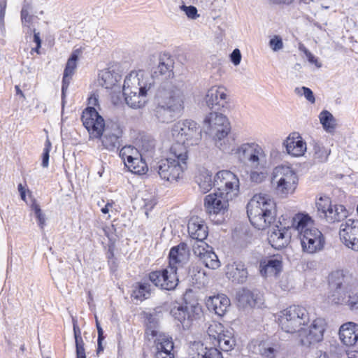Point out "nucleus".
<instances>
[{
  "mask_svg": "<svg viewBox=\"0 0 358 358\" xmlns=\"http://www.w3.org/2000/svg\"><path fill=\"white\" fill-rule=\"evenodd\" d=\"M82 121L94 138H100L103 149L109 152L119 150L122 143L123 129L118 122L110 121L105 124L103 118L94 107H87L83 112Z\"/></svg>",
  "mask_w": 358,
  "mask_h": 358,
  "instance_id": "obj_1",
  "label": "nucleus"
},
{
  "mask_svg": "<svg viewBox=\"0 0 358 358\" xmlns=\"http://www.w3.org/2000/svg\"><path fill=\"white\" fill-rule=\"evenodd\" d=\"M155 98V117L160 122H171L175 118L176 113L180 112L184 108L182 85L171 81L160 83Z\"/></svg>",
  "mask_w": 358,
  "mask_h": 358,
  "instance_id": "obj_2",
  "label": "nucleus"
},
{
  "mask_svg": "<svg viewBox=\"0 0 358 358\" xmlns=\"http://www.w3.org/2000/svg\"><path fill=\"white\" fill-rule=\"evenodd\" d=\"M155 85L153 78L143 71L131 72L126 76L123 85V94L126 103L132 108H141L148 101V96Z\"/></svg>",
  "mask_w": 358,
  "mask_h": 358,
  "instance_id": "obj_3",
  "label": "nucleus"
},
{
  "mask_svg": "<svg viewBox=\"0 0 358 358\" xmlns=\"http://www.w3.org/2000/svg\"><path fill=\"white\" fill-rule=\"evenodd\" d=\"M292 226L299 233L302 250L308 254H315L323 250L325 238L322 233L314 227V221L306 213L296 214Z\"/></svg>",
  "mask_w": 358,
  "mask_h": 358,
  "instance_id": "obj_4",
  "label": "nucleus"
},
{
  "mask_svg": "<svg viewBox=\"0 0 358 358\" xmlns=\"http://www.w3.org/2000/svg\"><path fill=\"white\" fill-rule=\"evenodd\" d=\"M247 214L255 228L264 230L275 220V203L268 195L255 194L247 205Z\"/></svg>",
  "mask_w": 358,
  "mask_h": 358,
  "instance_id": "obj_5",
  "label": "nucleus"
},
{
  "mask_svg": "<svg viewBox=\"0 0 358 358\" xmlns=\"http://www.w3.org/2000/svg\"><path fill=\"white\" fill-rule=\"evenodd\" d=\"M188 155L180 145H171L167 158L161 159L154 167L161 179L174 182L182 177Z\"/></svg>",
  "mask_w": 358,
  "mask_h": 358,
  "instance_id": "obj_6",
  "label": "nucleus"
},
{
  "mask_svg": "<svg viewBox=\"0 0 358 358\" xmlns=\"http://www.w3.org/2000/svg\"><path fill=\"white\" fill-rule=\"evenodd\" d=\"M203 123L205 132L213 136L215 146L222 151L229 150L234 140L229 136L231 127L227 117L222 113H210Z\"/></svg>",
  "mask_w": 358,
  "mask_h": 358,
  "instance_id": "obj_7",
  "label": "nucleus"
},
{
  "mask_svg": "<svg viewBox=\"0 0 358 358\" xmlns=\"http://www.w3.org/2000/svg\"><path fill=\"white\" fill-rule=\"evenodd\" d=\"M171 134L175 141L172 145H180L188 154V148L196 145L201 139V131L196 122L185 120L174 124L171 129Z\"/></svg>",
  "mask_w": 358,
  "mask_h": 358,
  "instance_id": "obj_8",
  "label": "nucleus"
},
{
  "mask_svg": "<svg viewBox=\"0 0 358 358\" xmlns=\"http://www.w3.org/2000/svg\"><path fill=\"white\" fill-rule=\"evenodd\" d=\"M310 321L308 310L301 306H291L280 312L278 322L282 330L289 334H299L303 326Z\"/></svg>",
  "mask_w": 358,
  "mask_h": 358,
  "instance_id": "obj_9",
  "label": "nucleus"
},
{
  "mask_svg": "<svg viewBox=\"0 0 358 358\" xmlns=\"http://www.w3.org/2000/svg\"><path fill=\"white\" fill-rule=\"evenodd\" d=\"M272 184L276 194L282 197L294 192L297 184L298 177L295 171L287 166H276L272 174Z\"/></svg>",
  "mask_w": 358,
  "mask_h": 358,
  "instance_id": "obj_10",
  "label": "nucleus"
},
{
  "mask_svg": "<svg viewBox=\"0 0 358 358\" xmlns=\"http://www.w3.org/2000/svg\"><path fill=\"white\" fill-rule=\"evenodd\" d=\"M231 200L217 191L205 197L204 207L206 213L215 224H221L224 221V215L228 210L229 201Z\"/></svg>",
  "mask_w": 358,
  "mask_h": 358,
  "instance_id": "obj_11",
  "label": "nucleus"
},
{
  "mask_svg": "<svg viewBox=\"0 0 358 358\" xmlns=\"http://www.w3.org/2000/svg\"><path fill=\"white\" fill-rule=\"evenodd\" d=\"M202 313L201 306L196 301L177 303L171 309V315L178 320L184 328H189L192 322L199 319Z\"/></svg>",
  "mask_w": 358,
  "mask_h": 358,
  "instance_id": "obj_12",
  "label": "nucleus"
},
{
  "mask_svg": "<svg viewBox=\"0 0 358 358\" xmlns=\"http://www.w3.org/2000/svg\"><path fill=\"white\" fill-rule=\"evenodd\" d=\"M214 183L217 192L226 195L227 198L233 199L239 194V179L230 171L222 170L217 172L214 177Z\"/></svg>",
  "mask_w": 358,
  "mask_h": 358,
  "instance_id": "obj_13",
  "label": "nucleus"
},
{
  "mask_svg": "<svg viewBox=\"0 0 358 358\" xmlns=\"http://www.w3.org/2000/svg\"><path fill=\"white\" fill-rule=\"evenodd\" d=\"M317 214L329 223L341 222L348 217V210L343 205H332L329 197H320L316 202Z\"/></svg>",
  "mask_w": 358,
  "mask_h": 358,
  "instance_id": "obj_14",
  "label": "nucleus"
},
{
  "mask_svg": "<svg viewBox=\"0 0 358 358\" xmlns=\"http://www.w3.org/2000/svg\"><path fill=\"white\" fill-rule=\"evenodd\" d=\"M236 152L239 158L245 162L250 168L266 164V154L264 148L255 142L241 144Z\"/></svg>",
  "mask_w": 358,
  "mask_h": 358,
  "instance_id": "obj_15",
  "label": "nucleus"
},
{
  "mask_svg": "<svg viewBox=\"0 0 358 358\" xmlns=\"http://www.w3.org/2000/svg\"><path fill=\"white\" fill-rule=\"evenodd\" d=\"M327 323L323 318H316L308 329L303 328L299 334V340L301 345L309 347L323 340Z\"/></svg>",
  "mask_w": 358,
  "mask_h": 358,
  "instance_id": "obj_16",
  "label": "nucleus"
},
{
  "mask_svg": "<svg viewBox=\"0 0 358 358\" xmlns=\"http://www.w3.org/2000/svg\"><path fill=\"white\" fill-rule=\"evenodd\" d=\"M173 65L174 61L170 55L167 54L161 55L159 57L158 64L152 69V73L149 74L153 78L155 83V79L162 80L163 83L166 81L180 83L176 80H173ZM180 83L183 85L182 83Z\"/></svg>",
  "mask_w": 358,
  "mask_h": 358,
  "instance_id": "obj_17",
  "label": "nucleus"
},
{
  "mask_svg": "<svg viewBox=\"0 0 358 358\" xmlns=\"http://www.w3.org/2000/svg\"><path fill=\"white\" fill-rule=\"evenodd\" d=\"M341 242L348 248L358 252V220L348 219L340 226Z\"/></svg>",
  "mask_w": 358,
  "mask_h": 358,
  "instance_id": "obj_18",
  "label": "nucleus"
},
{
  "mask_svg": "<svg viewBox=\"0 0 358 358\" xmlns=\"http://www.w3.org/2000/svg\"><path fill=\"white\" fill-rule=\"evenodd\" d=\"M206 105L210 109H220L228 101L227 89L223 86L215 85L208 90L204 98Z\"/></svg>",
  "mask_w": 358,
  "mask_h": 358,
  "instance_id": "obj_19",
  "label": "nucleus"
},
{
  "mask_svg": "<svg viewBox=\"0 0 358 358\" xmlns=\"http://www.w3.org/2000/svg\"><path fill=\"white\" fill-rule=\"evenodd\" d=\"M80 49H76L73 51L70 57L68 59L62 78V103L64 107L65 103L66 92L69 86L71 80L77 67V61L79 55L81 54Z\"/></svg>",
  "mask_w": 358,
  "mask_h": 358,
  "instance_id": "obj_20",
  "label": "nucleus"
},
{
  "mask_svg": "<svg viewBox=\"0 0 358 358\" xmlns=\"http://www.w3.org/2000/svg\"><path fill=\"white\" fill-rule=\"evenodd\" d=\"M259 267L263 276H276L282 271V258L279 255L266 257L261 260Z\"/></svg>",
  "mask_w": 358,
  "mask_h": 358,
  "instance_id": "obj_21",
  "label": "nucleus"
},
{
  "mask_svg": "<svg viewBox=\"0 0 358 358\" xmlns=\"http://www.w3.org/2000/svg\"><path fill=\"white\" fill-rule=\"evenodd\" d=\"M287 152L293 157H301L306 151V143L298 133H292L284 141Z\"/></svg>",
  "mask_w": 358,
  "mask_h": 358,
  "instance_id": "obj_22",
  "label": "nucleus"
},
{
  "mask_svg": "<svg viewBox=\"0 0 358 358\" xmlns=\"http://www.w3.org/2000/svg\"><path fill=\"white\" fill-rule=\"evenodd\" d=\"M291 234L286 227H279L275 226L268 233V240L271 245L277 250L282 249L288 245Z\"/></svg>",
  "mask_w": 358,
  "mask_h": 358,
  "instance_id": "obj_23",
  "label": "nucleus"
},
{
  "mask_svg": "<svg viewBox=\"0 0 358 358\" xmlns=\"http://www.w3.org/2000/svg\"><path fill=\"white\" fill-rule=\"evenodd\" d=\"M156 345L155 358H175L172 352L173 350V343L172 338L165 334H159L155 339Z\"/></svg>",
  "mask_w": 358,
  "mask_h": 358,
  "instance_id": "obj_24",
  "label": "nucleus"
},
{
  "mask_svg": "<svg viewBox=\"0 0 358 358\" xmlns=\"http://www.w3.org/2000/svg\"><path fill=\"white\" fill-rule=\"evenodd\" d=\"M339 337L344 345H354L358 341V324L352 322L343 324L339 329Z\"/></svg>",
  "mask_w": 358,
  "mask_h": 358,
  "instance_id": "obj_25",
  "label": "nucleus"
},
{
  "mask_svg": "<svg viewBox=\"0 0 358 358\" xmlns=\"http://www.w3.org/2000/svg\"><path fill=\"white\" fill-rule=\"evenodd\" d=\"M187 228L189 236L195 241H204L208 236V227L199 217L191 218Z\"/></svg>",
  "mask_w": 358,
  "mask_h": 358,
  "instance_id": "obj_26",
  "label": "nucleus"
},
{
  "mask_svg": "<svg viewBox=\"0 0 358 358\" xmlns=\"http://www.w3.org/2000/svg\"><path fill=\"white\" fill-rule=\"evenodd\" d=\"M226 275L233 282L243 283L248 278V271L241 262H234L227 266Z\"/></svg>",
  "mask_w": 358,
  "mask_h": 358,
  "instance_id": "obj_27",
  "label": "nucleus"
},
{
  "mask_svg": "<svg viewBox=\"0 0 358 358\" xmlns=\"http://www.w3.org/2000/svg\"><path fill=\"white\" fill-rule=\"evenodd\" d=\"M230 305V300L224 294H218L210 297L207 301L208 309L213 310L215 313L222 316L223 315Z\"/></svg>",
  "mask_w": 358,
  "mask_h": 358,
  "instance_id": "obj_28",
  "label": "nucleus"
},
{
  "mask_svg": "<svg viewBox=\"0 0 358 358\" xmlns=\"http://www.w3.org/2000/svg\"><path fill=\"white\" fill-rule=\"evenodd\" d=\"M188 252L187 245L185 243L173 247L169 252V265L172 266L185 263L188 259Z\"/></svg>",
  "mask_w": 358,
  "mask_h": 358,
  "instance_id": "obj_29",
  "label": "nucleus"
},
{
  "mask_svg": "<svg viewBox=\"0 0 358 358\" xmlns=\"http://www.w3.org/2000/svg\"><path fill=\"white\" fill-rule=\"evenodd\" d=\"M250 350L255 354L261 355L263 358H274L275 349L267 341H252L249 345Z\"/></svg>",
  "mask_w": 358,
  "mask_h": 358,
  "instance_id": "obj_30",
  "label": "nucleus"
},
{
  "mask_svg": "<svg viewBox=\"0 0 358 358\" xmlns=\"http://www.w3.org/2000/svg\"><path fill=\"white\" fill-rule=\"evenodd\" d=\"M177 266H169L167 268L162 269L164 279L163 289L173 290L178 284V278L177 277Z\"/></svg>",
  "mask_w": 358,
  "mask_h": 358,
  "instance_id": "obj_31",
  "label": "nucleus"
},
{
  "mask_svg": "<svg viewBox=\"0 0 358 358\" xmlns=\"http://www.w3.org/2000/svg\"><path fill=\"white\" fill-rule=\"evenodd\" d=\"M216 342L222 351H231L236 345L233 329H224V332L220 336Z\"/></svg>",
  "mask_w": 358,
  "mask_h": 358,
  "instance_id": "obj_32",
  "label": "nucleus"
},
{
  "mask_svg": "<svg viewBox=\"0 0 358 358\" xmlns=\"http://www.w3.org/2000/svg\"><path fill=\"white\" fill-rule=\"evenodd\" d=\"M120 80V76L115 72L104 71L100 75L99 83L106 89L114 88Z\"/></svg>",
  "mask_w": 358,
  "mask_h": 358,
  "instance_id": "obj_33",
  "label": "nucleus"
},
{
  "mask_svg": "<svg viewBox=\"0 0 358 358\" xmlns=\"http://www.w3.org/2000/svg\"><path fill=\"white\" fill-rule=\"evenodd\" d=\"M237 299L239 306L243 308L253 307L257 303V298L250 290L248 289H242L237 294Z\"/></svg>",
  "mask_w": 358,
  "mask_h": 358,
  "instance_id": "obj_34",
  "label": "nucleus"
},
{
  "mask_svg": "<svg viewBox=\"0 0 358 358\" xmlns=\"http://www.w3.org/2000/svg\"><path fill=\"white\" fill-rule=\"evenodd\" d=\"M250 180L251 182L259 184L265 181L268 176L266 164H262L250 168Z\"/></svg>",
  "mask_w": 358,
  "mask_h": 358,
  "instance_id": "obj_35",
  "label": "nucleus"
},
{
  "mask_svg": "<svg viewBox=\"0 0 358 358\" xmlns=\"http://www.w3.org/2000/svg\"><path fill=\"white\" fill-rule=\"evenodd\" d=\"M142 156H136L131 160L126 161L125 166L129 171L136 174H143L147 170V165Z\"/></svg>",
  "mask_w": 358,
  "mask_h": 358,
  "instance_id": "obj_36",
  "label": "nucleus"
},
{
  "mask_svg": "<svg viewBox=\"0 0 358 358\" xmlns=\"http://www.w3.org/2000/svg\"><path fill=\"white\" fill-rule=\"evenodd\" d=\"M196 182L201 190L206 193L211 189L212 187H216L214 180L212 179V174L207 170H203L196 177Z\"/></svg>",
  "mask_w": 358,
  "mask_h": 358,
  "instance_id": "obj_37",
  "label": "nucleus"
},
{
  "mask_svg": "<svg viewBox=\"0 0 358 358\" xmlns=\"http://www.w3.org/2000/svg\"><path fill=\"white\" fill-rule=\"evenodd\" d=\"M329 280L332 289H345V275L343 271L338 270L332 272Z\"/></svg>",
  "mask_w": 358,
  "mask_h": 358,
  "instance_id": "obj_38",
  "label": "nucleus"
},
{
  "mask_svg": "<svg viewBox=\"0 0 358 358\" xmlns=\"http://www.w3.org/2000/svg\"><path fill=\"white\" fill-rule=\"evenodd\" d=\"M319 117L325 131L329 133L334 132L336 128V120L333 115L327 110H323L320 113Z\"/></svg>",
  "mask_w": 358,
  "mask_h": 358,
  "instance_id": "obj_39",
  "label": "nucleus"
},
{
  "mask_svg": "<svg viewBox=\"0 0 358 358\" xmlns=\"http://www.w3.org/2000/svg\"><path fill=\"white\" fill-rule=\"evenodd\" d=\"M188 275L191 278L193 283L198 285L204 284L206 280L205 272L199 266L196 264H192L189 267Z\"/></svg>",
  "mask_w": 358,
  "mask_h": 358,
  "instance_id": "obj_40",
  "label": "nucleus"
},
{
  "mask_svg": "<svg viewBox=\"0 0 358 358\" xmlns=\"http://www.w3.org/2000/svg\"><path fill=\"white\" fill-rule=\"evenodd\" d=\"M313 159L317 162H324L330 155V150L320 142L313 143Z\"/></svg>",
  "mask_w": 358,
  "mask_h": 358,
  "instance_id": "obj_41",
  "label": "nucleus"
},
{
  "mask_svg": "<svg viewBox=\"0 0 358 358\" xmlns=\"http://www.w3.org/2000/svg\"><path fill=\"white\" fill-rule=\"evenodd\" d=\"M207 268L216 269L220 266V262L213 248L206 252V255L199 259Z\"/></svg>",
  "mask_w": 358,
  "mask_h": 358,
  "instance_id": "obj_42",
  "label": "nucleus"
},
{
  "mask_svg": "<svg viewBox=\"0 0 358 358\" xmlns=\"http://www.w3.org/2000/svg\"><path fill=\"white\" fill-rule=\"evenodd\" d=\"M151 288L150 285L148 282H140L138 286L134 289L132 296L136 299L143 301L149 298L150 295Z\"/></svg>",
  "mask_w": 358,
  "mask_h": 358,
  "instance_id": "obj_43",
  "label": "nucleus"
},
{
  "mask_svg": "<svg viewBox=\"0 0 358 358\" xmlns=\"http://www.w3.org/2000/svg\"><path fill=\"white\" fill-rule=\"evenodd\" d=\"M141 153L140 156L145 158H152L155 152V141L153 139L142 141Z\"/></svg>",
  "mask_w": 358,
  "mask_h": 358,
  "instance_id": "obj_44",
  "label": "nucleus"
},
{
  "mask_svg": "<svg viewBox=\"0 0 358 358\" xmlns=\"http://www.w3.org/2000/svg\"><path fill=\"white\" fill-rule=\"evenodd\" d=\"M145 324L146 334H151L153 337H157V338L159 337V334H163L162 333L159 332L157 329V320L154 315L151 314L147 315Z\"/></svg>",
  "mask_w": 358,
  "mask_h": 358,
  "instance_id": "obj_45",
  "label": "nucleus"
},
{
  "mask_svg": "<svg viewBox=\"0 0 358 358\" xmlns=\"http://www.w3.org/2000/svg\"><path fill=\"white\" fill-rule=\"evenodd\" d=\"M224 326L217 322H212L207 329V334L209 337L217 341L220 336L224 332Z\"/></svg>",
  "mask_w": 358,
  "mask_h": 358,
  "instance_id": "obj_46",
  "label": "nucleus"
},
{
  "mask_svg": "<svg viewBox=\"0 0 358 358\" xmlns=\"http://www.w3.org/2000/svg\"><path fill=\"white\" fill-rule=\"evenodd\" d=\"M138 155V150L131 145L122 147L119 152V156L123 160L124 164L126 161L131 160L134 157Z\"/></svg>",
  "mask_w": 358,
  "mask_h": 358,
  "instance_id": "obj_47",
  "label": "nucleus"
},
{
  "mask_svg": "<svg viewBox=\"0 0 358 358\" xmlns=\"http://www.w3.org/2000/svg\"><path fill=\"white\" fill-rule=\"evenodd\" d=\"M212 248L208 245L204 241H195L192 245V250L194 255L199 259L206 255V252L211 250Z\"/></svg>",
  "mask_w": 358,
  "mask_h": 358,
  "instance_id": "obj_48",
  "label": "nucleus"
},
{
  "mask_svg": "<svg viewBox=\"0 0 358 358\" xmlns=\"http://www.w3.org/2000/svg\"><path fill=\"white\" fill-rule=\"evenodd\" d=\"M148 278L155 286L163 289L162 279H164V275L162 269L150 272L148 275Z\"/></svg>",
  "mask_w": 358,
  "mask_h": 358,
  "instance_id": "obj_49",
  "label": "nucleus"
},
{
  "mask_svg": "<svg viewBox=\"0 0 358 358\" xmlns=\"http://www.w3.org/2000/svg\"><path fill=\"white\" fill-rule=\"evenodd\" d=\"M143 204V208L145 210V214L148 217V212L150 211L156 205L157 201L154 196L145 194L142 198Z\"/></svg>",
  "mask_w": 358,
  "mask_h": 358,
  "instance_id": "obj_50",
  "label": "nucleus"
},
{
  "mask_svg": "<svg viewBox=\"0 0 358 358\" xmlns=\"http://www.w3.org/2000/svg\"><path fill=\"white\" fill-rule=\"evenodd\" d=\"M294 92L299 96H304V97L311 103L315 102V96L313 91L306 87H296Z\"/></svg>",
  "mask_w": 358,
  "mask_h": 358,
  "instance_id": "obj_51",
  "label": "nucleus"
},
{
  "mask_svg": "<svg viewBox=\"0 0 358 358\" xmlns=\"http://www.w3.org/2000/svg\"><path fill=\"white\" fill-rule=\"evenodd\" d=\"M345 299V289H334L332 294L329 296L331 302L335 304H342Z\"/></svg>",
  "mask_w": 358,
  "mask_h": 358,
  "instance_id": "obj_52",
  "label": "nucleus"
},
{
  "mask_svg": "<svg viewBox=\"0 0 358 358\" xmlns=\"http://www.w3.org/2000/svg\"><path fill=\"white\" fill-rule=\"evenodd\" d=\"M31 208L32 210L34 211L40 228L43 229L45 225V215L43 213L40 206L38 204L34 203Z\"/></svg>",
  "mask_w": 358,
  "mask_h": 358,
  "instance_id": "obj_53",
  "label": "nucleus"
},
{
  "mask_svg": "<svg viewBox=\"0 0 358 358\" xmlns=\"http://www.w3.org/2000/svg\"><path fill=\"white\" fill-rule=\"evenodd\" d=\"M271 49L277 52L283 48V42L282 38L280 36L275 35L269 41L268 43Z\"/></svg>",
  "mask_w": 358,
  "mask_h": 358,
  "instance_id": "obj_54",
  "label": "nucleus"
},
{
  "mask_svg": "<svg viewBox=\"0 0 358 358\" xmlns=\"http://www.w3.org/2000/svg\"><path fill=\"white\" fill-rule=\"evenodd\" d=\"M76 351L77 358H86L85 350L84 348L85 343L83 338H75Z\"/></svg>",
  "mask_w": 358,
  "mask_h": 358,
  "instance_id": "obj_55",
  "label": "nucleus"
},
{
  "mask_svg": "<svg viewBox=\"0 0 358 358\" xmlns=\"http://www.w3.org/2000/svg\"><path fill=\"white\" fill-rule=\"evenodd\" d=\"M180 8L181 10L185 12L189 18L196 19L199 17V15L197 14V9L195 6L182 5L180 6Z\"/></svg>",
  "mask_w": 358,
  "mask_h": 358,
  "instance_id": "obj_56",
  "label": "nucleus"
},
{
  "mask_svg": "<svg viewBox=\"0 0 358 358\" xmlns=\"http://www.w3.org/2000/svg\"><path fill=\"white\" fill-rule=\"evenodd\" d=\"M202 358H223L222 352L215 348H206Z\"/></svg>",
  "mask_w": 358,
  "mask_h": 358,
  "instance_id": "obj_57",
  "label": "nucleus"
},
{
  "mask_svg": "<svg viewBox=\"0 0 358 358\" xmlns=\"http://www.w3.org/2000/svg\"><path fill=\"white\" fill-rule=\"evenodd\" d=\"M29 6L24 5L21 10V20L23 24H29L32 20V15H29Z\"/></svg>",
  "mask_w": 358,
  "mask_h": 358,
  "instance_id": "obj_58",
  "label": "nucleus"
},
{
  "mask_svg": "<svg viewBox=\"0 0 358 358\" xmlns=\"http://www.w3.org/2000/svg\"><path fill=\"white\" fill-rule=\"evenodd\" d=\"M347 303L351 310H358V292L350 294Z\"/></svg>",
  "mask_w": 358,
  "mask_h": 358,
  "instance_id": "obj_59",
  "label": "nucleus"
},
{
  "mask_svg": "<svg viewBox=\"0 0 358 358\" xmlns=\"http://www.w3.org/2000/svg\"><path fill=\"white\" fill-rule=\"evenodd\" d=\"M231 60L236 66L238 65L241 60V54L238 49H235L231 54Z\"/></svg>",
  "mask_w": 358,
  "mask_h": 358,
  "instance_id": "obj_60",
  "label": "nucleus"
},
{
  "mask_svg": "<svg viewBox=\"0 0 358 358\" xmlns=\"http://www.w3.org/2000/svg\"><path fill=\"white\" fill-rule=\"evenodd\" d=\"M6 1L5 0H0V24L3 26L4 17L6 14Z\"/></svg>",
  "mask_w": 358,
  "mask_h": 358,
  "instance_id": "obj_61",
  "label": "nucleus"
},
{
  "mask_svg": "<svg viewBox=\"0 0 358 358\" xmlns=\"http://www.w3.org/2000/svg\"><path fill=\"white\" fill-rule=\"evenodd\" d=\"M304 52L310 63L315 64L318 68L321 67V64L318 62L317 59L310 51L305 50Z\"/></svg>",
  "mask_w": 358,
  "mask_h": 358,
  "instance_id": "obj_62",
  "label": "nucleus"
},
{
  "mask_svg": "<svg viewBox=\"0 0 358 358\" xmlns=\"http://www.w3.org/2000/svg\"><path fill=\"white\" fill-rule=\"evenodd\" d=\"M49 152L48 148H44L43 153L42 166L45 168L48 166Z\"/></svg>",
  "mask_w": 358,
  "mask_h": 358,
  "instance_id": "obj_63",
  "label": "nucleus"
},
{
  "mask_svg": "<svg viewBox=\"0 0 358 358\" xmlns=\"http://www.w3.org/2000/svg\"><path fill=\"white\" fill-rule=\"evenodd\" d=\"M73 334H74V338H80L81 336V331L80 328L78 327L76 322L73 321Z\"/></svg>",
  "mask_w": 358,
  "mask_h": 358,
  "instance_id": "obj_64",
  "label": "nucleus"
}]
</instances>
